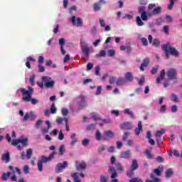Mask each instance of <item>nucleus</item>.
<instances>
[{"mask_svg": "<svg viewBox=\"0 0 182 182\" xmlns=\"http://www.w3.org/2000/svg\"><path fill=\"white\" fill-rule=\"evenodd\" d=\"M139 14H141V19L143 21H147L150 16L153 15H158L161 12V7H156L152 11H145L144 6H141L139 9Z\"/></svg>", "mask_w": 182, "mask_h": 182, "instance_id": "obj_1", "label": "nucleus"}, {"mask_svg": "<svg viewBox=\"0 0 182 182\" xmlns=\"http://www.w3.org/2000/svg\"><path fill=\"white\" fill-rule=\"evenodd\" d=\"M100 42H102V38H99V39L96 40L92 44L95 47H96L100 44Z\"/></svg>", "mask_w": 182, "mask_h": 182, "instance_id": "obj_53", "label": "nucleus"}, {"mask_svg": "<svg viewBox=\"0 0 182 182\" xmlns=\"http://www.w3.org/2000/svg\"><path fill=\"white\" fill-rule=\"evenodd\" d=\"M31 62H36V60L33 57L27 58V62L26 63V66L31 69Z\"/></svg>", "mask_w": 182, "mask_h": 182, "instance_id": "obj_28", "label": "nucleus"}, {"mask_svg": "<svg viewBox=\"0 0 182 182\" xmlns=\"http://www.w3.org/2000/svg\"><path fill=\"white\" fill-rule=\"evenodd\" d=\"M100 56H106V51L101 50L100 53L97 55V58H99Z\"/></svg>", "mask_w": 182, "mask_h": 182, "instance_id": "obj_59", "label": "nucleus"}, {"mask_svg": "<svg viewBox=\"0 0 182 182\" xmlns=\"http://www.w3.org/2000/svg\"><path fill=\"white\" fill-rule=\"evenodd\" d=\"M129 136H130V132H124L122 136V141H126L129 139Z\"/></svg>", "mask_w": 182, "mask_h": 182, "instance_id": "obj_41", "label": "nucleus"}, {"mask_svg": "<svg viewBox=\"0 0 182 182\" xmlns=\"http://www.w3.org/2000/svg\"><path fill=\"white\" fill-rule=\"evenodd\" d=\"M50 113H52V114H55V113H56V107L55 106V103L51 105Z\"/></svg>", "mask_w": 182, "mask_h": 182, "instance_id": "obj_43", "label": "nucleus"}, {"mask_svg": "<svg viewBox=\"0 0 182 182\" xmlns=\"http://www.w3.org/2000/svg\"><path fill=\"white\" fill-rule=\"evenodd\" d=\"M100 25L102 28H105L106 26V22L103 20V18L100 19Z\"/></svg>", "mask_w": 182, "mask_h": 182, "instance_id": "obj_55", "label": "nucleus"}, {"mask_svg": "<svg viewBox=\"0 0 182 182\" xmlns=\"http://www.w3.org/2000/svg\"><path fill=\"white\" fill-rule=\"evenodd\" d=\"M164 133H166V129H162L156 132V137H161Z\"/></svg>", "mask_w": 182, "mask_h": 182, "instance_id": "obj_35", "label": "nucleus"}, {"mask_svg": "<svg viewBox=\"0 0 182 182\" xmlns=\"http://www.w3.org/2000/svg\"><path fill=\"white\" fill-rule=\"evenodd\" d=\"M95 125L94 124H91L87 127V130H92V129H95Z\"/></svg>", "mask_w": 182, "mask_h": 182, "instance_id": "obj_64", "label": "nucleus"}, {"mask_svg": "<svg viewBox=\"0 0 182 182\" xmlns=\"http://www.w3.org/2000/svg\"><path fill=\"white\" fill-rule=\"evenodd\" d=\"M134 170L131 169L130 171L127 172V176L129 177V178H132L133 176H134Z\"/></svg>", "mask_w": 182, "mask_h": 182, "instance_id": "obj_45", "label": "nucleus"}, {"mask_svg": "<svg viewBox=\"0 0 182 182\" xmlns=\"http://www.w3.org/2000/svg\"><path fill=\"white\" fill-rule=\"evenodd\" d=\"M12 146H17L18 150H22L23 147L28 146V138L21 137L18 139L13 140L11 143Z\"/></svg>", "mask_w": 182, "mask_h": 182, "instance_id": "obj_4", "label": "nucleus"}, {"mask_svg": "<svg viewBox=\"0 0 182 182\" xmlns=\"http://www.w3.org/2000/svg\"><path fill=\"white\" fill-rule=\"evenodd\" d=\"M115 168L117 171H119L120 173H123L124 171V167L122 166V164L117 162L115 164Z\"/></svg>", "mask_w": 182, "mask_h": 182, "instance_id": "obj_24", "label": "nucleus"}, {"mask_svg": "<svg viewBox=\"0 0 182 182\" xmlns=\"http://www.w3.org/2000/svg\"><path fill=\"white\" fill-rule=\"evenodd\" d=\"M68 113H69V110H68V109H65V108L62 109L63 116H68Z\"/></svg>", "mask_w": 182, "mask_h": 182, "instance_id": "obj_54", "label": "nucleus"}, {"mask_svg": "<svg viewBox=\"0 0 182 182\" xmlns=\"http://www.w3.org/2000/svg\"><path fill=\"white\" fill-rule=\"evenodd\" d=\"M124 113H125V114H129L132 119H134V114H133V112H132L130 109H125L124 110Z\"/></svg>", "mask_w": 182, "mask_h": 182, "instance_id": "obj_34", "label": "nucleus"}, {"mask_svg": "<svg viewBox=\"0 0 182 182\" xmlns=\"http://www.w3.org/2000/svg\"><path fill=\"white\" fill-rule=\"evenodd\" d=\"M120 157L121 159H130V157H132V152L130 151V150L122 151L121 152Z\"/></svg>", "mask_w": 182, "mask_h": 182, "instance_id": "obj_14", "label": "nucleus"}, {"mask_svg": "<svg viewBox=\"0 0 182 182\" xmlns=\"http://www.w3.org/2000/svg\"><path fill=\"white\" fill-rule=\"evenodd\" d=\"M55 156H56V152H53L51 153L49 156L46 157V156H42L41 159L39 160L38 161L37 166H38V169L40 171H42L43 170V163H48V161H50V160H52V159H53V157H55Z\"/></svg>", "mask_w": 182, "mask_h": 182, "instance_id": "obj_5", "label": "nucleus"}, {"mask_svg": "<svg viewBox=\"0 0 182 182\" xmlns=\"http://www.w3.org/2000/svg\"><path fill=\"white\" fill-rule=\"evenodd\" d=\"M33 154V151L32 150V149H28L26 150V157L28 159V160L31 159V158L32 157V154Z\"/></svg>", "mask_w": 182, "mask_h": 182, "instance_id": "obj_30", "label": "nucleus"}, {"mask_svg": "<svg viewBox=\"0 0 182 182\" xmlns=\"http://www.w3.org/2000/svg\"><path fill=\"white\" fill-rule=\"evenodd\" d=\"M143 130V125L141 124V121L138 122V127L135 129V134L136 136L140 134V132Z\"/></svg>", "mask_w": 182, "mask_h": 182, "instance_id": "obj_21", "label": "nucleus"}, {"mask_svg": "<svg viewBox=\"0 0 182 182\" xmlns=\"http://www.w3.org/2000/svg\"><path fill=\"white\" fill-rule=\"evenodd\" d=\"M160 45V41L159 39H154L152 43V46L157 47Z\"/></svg>", "mask_w": 182, "mask_h": 182, "instance_id": "obj_49", "label": "nucleus"}, {"mask_svg": "<svg viewBox=\"0 0 182 182\" xmlns=\"http://www.w3.org/2000/svg\"><path fill=\"white\" fill-rule=\"evenodd\" d=\"M89 143H90V141L87 139H85L84 140L82 141V144L85 147H87V146L89 145Z\"/></svg>", "mask_w": 182, "mask_h": 182, "instance_id": "obj_44", "label": "nucleus"}, {"mask_svg": "<svg viewBox=\"0 0 182 182\" xmlns=\"http://www.w3.org/2000/svg\"><path fill=\"white\" fill-rule=\"evenodd\" d=\"M36 77V76L35 75H33L30 77V82L31 83V85H35Z\"/></svg>", "mask_w": 182, "mask_h": 182, "instance_id": "obj_51", "label": "nucleus"}, {"mask_svg": "<svg viewBox=\"0 0 182 182\" xmlns=\"http://www.w3.org/2000/svg\"><path fill=\"white\" fill-rule=\"evenodd\" d=\"M70 139H72L70 144L71 146H75L77 143V139L76 138V134H72L70 135Z\"/></svg>", "mask_w": 182, "mask_h": 182, "instance_id": "obj_26", "label": "nucleus"}, {"mask_svg": "<svg viewBox=\"0 0 182 182\" xmlns=\"http://www.w3.org/2000/svg\"><path fill=\"white\" fill-rule=\"evenodd\" d=\"M145 154H146L147 159H153V154H151V152L149 149H146L145 151Z\"/></svg>", "mask_w": 182, "mask_h": 182, "instance_id": "obj_39", "label": "nucleus"}, {"mask_svg": "<svg viewBox=\"0 0 182 182\" xmlns=\"http://www.w3.org/2000/svg\"><path fill=\"white\" fill-rule=\"evenodd\" d=\"M58 139L59 140H63V139H65V134L62 133V131L59 132Z\"/></svg>", "mask_w": 182, "mask_h": 182, "instance_id": "obj_57", "label": "nucleus"}, {"mask_svg": "<svg viewBox=\"0 0 182 182\" xmlns=\"http://www.w3.org/2000/svg\"><path fill=\"white\" fill-rule=\"evenodd\" d=\"M168 80L164 82V87H167L170 85V80L177 79V70L176 68H169L166 73Z\"/></svg>", "mask_w": 182, "mask_h": 182, "instance_id": "obj_3", "label": "nucleus"}, {"mask_svg": "<svg viewBox=\"0 0 182 182\" xmlns=\"http://www.w3.org/2000/svg\"><path fill=\"white\" fill-rule=\"evenodd\" d=\"M1 160L3 161H5L6 163H9L11 160V156L9 155V152H6V154H4L1 157Z\"/></svg>", "mask_w": 182, "mask_h": 182, "instance_id": "obj_20", "label": "nucleus"}, {"mask_svg": "<svg viewBox=\"0 0 182 182\" xmlns=\"http://www.w3.org/2000/svg\"><path fill=\"white\" fill-rule=\"evenodd\" d=\"M129 182H144L143 180L139 178H132L130 179Z\"/></svg>", "mask_w": 182, "mask_h": 182, "instance_id": "obj_48", "label": "nucleus"}, {"mask_svg": "<svg viewBox=\"0 0 182 182\" xmlns=\"http://www.w3.org/2000/svg\"><path fill=\"white\" fill-rule=\"evenodd\" d=\"M151 180L146 179V182H159V181H160V178H154V174H153V173H151Z\"/></svg>", "mask_w": 182, "mask_h": 182, "instance_id": "obj_29", "label": "nucleus"}, {"mask_svg": "<svg viewBox=\"0 0 182 182\" xmlns=\"http://www.w3.org/2000/svg\"><path fill=\"white\" fill-rule=\"evenodd\" d=\"M171 100H172V102H175V103H178V97L177 95H176V94H172Z\"/></svg>", "mask_w": 182, "mask_h": 182, "instance_id": "obj_38", "label": "nucleus"}, {"mask_svg": "<svg viewBox=\"0 0 182 182\" xmlns=\"http://www.w3.org/2000/svg\"><path fill=\"white\" fill-rule=\"evenodd\" d=\"M71 177H73L74 182H80V179H79V177H77V173H72Z\"/></svg>", "mask_w": 182, "mask_h": 182, "instance_id": "obj_37", "label": "nucleus"}, {"mask_svg": "<svg viewBox=\"0 0 182 182\" xmlns=\"http://www.w3.org/2000/svg\"><path fill=\"white\" fill-rule=\"evenodd\" d=\"M156 6L155 4H151L148 6V12H151V9H153V8H154Z\"/></svg>", "mask_w": 182, "mask_h": 182, "instance_id": "obj_58", "label": "nucleus"}, {"mask_svg": "<svg viewBox=\"0 0 182 182\" xmlns=\"http://www.w3.org/2000/svg\"><path fill=\"white\" fill-rule=\"evenodd\" d=\"M41 80L43 82H37L38 87H41V89H43V87L51 89L55 86V81L50 77L43 76Z\"/></svg>", "mask_w": 182, "mask_h": 182, "instance_id": "obj_2", "label": "nucleus"}, {"mask_svg": "<svg viewBox=\"0 0 182 182\" xmlns=\"http://www.w3.org/2000/svg\"><path fill=\"white\" fill-rule=\"evenodd\" d=\"M11 174H12L11 172L4 173L2 175V180L6 181V180L11 177Z\"/></svg>", "mask_w": 182, "mask_h": 182, "instance_id": "obj_31", "label": "nucleus"}, {"mask_svg": "<svg viewBox=\"0 0 182 182\" xmlns=\"http://www.w3.org/2000/svg\"><path fill=\"white\" fill-rule=\"evenodd\" d=\"M9 170H10V171H11L12 174H15V173H18V174L21 175V169H19V168H14L12 166H9Z\"/></svg>", "mask_w": 182, "mask_h": 182, "instance_id": "obj_18", "label": "nucleus"}, {"mask_svg": "<svg viewBox=\"0 0 182 182\" xmlns=\"http://www.w3.org/2000/svg\"><path fill=\"white\" fill-rule=\"evenodd\" d=\"M139 168V164L136 159H133L131 164V170H137Z\"/></svg>", "mask_w": 182, "mask_h": 182, "instance_id": "obj_23", "label": "nucleus"}, {"mask_svg": "<svg viewBox=\"0 0 182 182\" xmlns=\"http://www.w3.org/2000/svg\"><path fill=\"white\" fill-rule=\"evenodd\" d=\"M108 173L111 174V182H118L117 178H116V177H117V172L116 171V168H114V167L109 166Z\"/></svg>", "mask_w": 182, "mask_h": 182, "instance_id": "obj_9", "label": "nucleus"}, {"mask_svg": "<svg viewBox=\"0 0 182 182\" xmlns=\"http://www.w3.org/2000/svg\"><path fill=\"white\" fill-rule=\"evenodd\" d=\"M66 167H68V161H65L63 164L59 163L56 165L55 171L57 173H62V170H64Z\"/></svg>", "mask_w": 182, "mask_h": 182, "instance_id": "obj_10", "label": "nucleus"}, {"mask_svg": "<svg viewBox=\"0 0 182 182\" xmlns=\"http://www.w3.org/2000/svg\"><path fill=\"white\" fill-rule=\"evenodd\" d=\"M95 75L97 76H100V67H99V66L95 67Z\"/></svg>", "mask_w": 182, "mask_h": 182, "instance_id": "obj_52", "label": "nucleus"}, {"mask_svg": "<svg viewBox=\"0 0 182 182\" xmlns=\"http://www.w3.org/2000/svg\"><path fill=\"white\" fill-rule=\"evenodd\" d=\"M120 127L122 130H132L133 127L130 122H124L121 124Z\"/></svg>", "mask_w": 182, "mask_h": 182, "instance_id": "obj_15", "label": "nucleus"}, {"mask_svg": "<svg viewBox=\"0 0 182 182\" xmlns=\"http://www.w3.org/2000/svg\"><path fill=\"white\" fill-rule=\"evenodd\" d=\"M141 43H142V45H143L144 46H147V45H148L147 38H141Z\"/></svg>", "mask_w": 182, "mask_h": 182, "instance_id": "obj_47", "label": "nucleus"}, {"mask_svg": "<svg viewBox=\"0 0 182 182\" xmlns=\"http://www.w3.org/2000/svg\"><path fill=\"white\" fill-rule=\"evenodd\" d=\"M115 55H116V51L113 49L109 50L107 51V55L108 56L112 57V56H114Z\"/></svg>", "mask_w": 182, "mask_h": 182, "instance_id": "obj_42", "label": "nucleus"}, {"mask_svg": "<svg viewBox=\"0 0 182 182\" xmlns=\"http://www.w3.org/2000/svg\"><path fill=\"white\" fill-rule=\"evenodd\" d=\"M95 139L98 141H100V140H106V137H105V135L102 136V133H100V131L97 130L95 134Z\"/></svg>", "mask_w": 182, "mask_h": 182, "instance_id": "obj_19", "label": "nucleus"}, {"mask_svg": "<svg viewBox=\"0 0 182 182\" xmlns=\"http://www.w3.org/2000/svg\"><path fill=\"white\" fill-rule=\"evenodd\" d=\"M171 176H173V169H171V168L167 169V171H166V178H170V177H171Z\"/></svg>", "mask_w": 182, "mask_h": 182, "instance_id": "obj_36", "label": "nucleus"}, {"mask_svg": "<svg viewBox=\"0 0 182 182\" xmlns=\"http://www.w3.org/2000/svg\"><path fill=\"white\" fill-rule=\"evenodd\" d=\"M168 31H169L168 26H164L163 27V31L164 32V33H168Z\"/></svg>", "mask_w": 182, "mask_h": 182, "instance_id": "obj_62", "label": "nucleus"}, {"mask_svg": "<svg viewBox=\"0 0 182 182\" xmlns=\"http://www.w3.org/2000/svg\"><path fill=\"white\" fill-rule=\"evenodd\" d=\"M42 123H43V121H42V119H38L36 123V129H39L41 126H42Z\"/></svg>", "mask_w": 182, "mask_h": 182, "instance_id": "obj_46", "label": "nucleus"}, {"mask_svg": "<svg viewBox=\"0 0 182 182\" xmlns=\"http://www.w3.org/2000/svg\"><path fill=\"white\" fill-rule=\"evenodd\" d=\"M81 48L84 55L87 56V55H89V46H87V43L85 41H81Z\"/></svg>", "mask_w": 182, "mask_h": 182, "instance_id": "obj_12", "label": "nucleus"}, {"mask_svg": "<svg viewBox=\"0 0 182 182\" xmlns=\"http://www.w3.org/2000/svg\"><path fill=\"white\" fill-rule=\"evenodd\" d=\"M29 119L32 121V120H35L36 119V115L34 114L33 112H30L29 114Z\"/></svg>", "mask_w": 182, "mask_h": 182, "instance_id": "obj_50", "label": "nucleus"}, {"mask_svg": "<svg viewBox=\"0 0 182 182\" xmlns=\"http://www.w3.org/2000/svg\"><path fill=\"white\" fill-rule=\"evenodd\" d=\"M149 63L150 60H149V58H146L145 60H144V62L140 66V70H144V68L147 67V65H149Z\"/></svg>", "mask_w": 182, "mask_h": 182, "instance_id": "obj_25", "label": "nucleus"}, {"mask_svg": "<svg viewBox=\"0 0 182 182\" xmlns=\"http://www.w3.org/2000/svg\"><path fill=\"white\" fill-rule=\"evenodd\" d=\"M134 144V141H133V139H129L127 141V145L129 146V147H132Z\"/></svg>", "mask_w": 182, "mask_h": 182, "instance_id": "obj_56", "label": "nucleus"}, {"mask_svg": "<svg viewBox=\"0 0 182 182\" xmlns=\"http://www.w3.org/2000/svg\"><path fill=\"white\" fill-rule=\"evenodd\" d=\"M93 69V64L92 63H88L87 65V70H92Z\"/></svg>", "mask_w": 182, "mask_h": 182, "instance_id": "obj_60", "label": "nucleus"}, {"mask_svg": "<svg viewBox=\"0 0 182 182\" xmlns=\"http://www.w3.org/2000/svg\"><path fill=\"white\" fill-rule=\"evenodd\" d=\"M100 9V4H94V10L99 11Z\"/></svg>", "mask_w": 182, "mask_h": 182, "instance_id": "obj_63", "label": "nucleus"}, {"mask_svg": "<svg viewBox=\"0 0 182 182\" xmlns=\"http://www.w3.org/2000/svg\"><path fill=\"white\" fill-rule=\"evenodd\" d=\"M70 22H71L73 26H76L77 28H80L83 25V20L75 16H73L70 18Z\"/></svg>", "mask_w": 182, "mask_h": 182, "instance_id": "obj_7", "label": "nucleus"}, {"mask_svg": "<svg viewBox=\"0 0 182 182\" xmlns=\"http://www.w3.org/2000/svg\"><path fill=\"white\" fill-rule=\"evenodd\" d=\"M91 117L92 119H94V120H100V117H99V115H97V114L92 112L91 113Z\"/></svg>", "mask_w": 182, "mask_h": 182, "instance_id": "obj_40", "label": "nucleus"}, {"mask_svg": "<svg viewBox=\"0 0 182 182\" xmlns=\"http://www.w3.org/2000/svg\"><path fill=\"white\" fill-rule=\"evenodd\" d=\"M124 77L118 80V85H124L126 82H132L133 80V74L132 73H127Z\"/></svg>", "mask_w": 182, "mask_h": 182, "instance_id": "obj_8", "label": "nucleus"}, {"mask_svg": "<svg viewBox=\"0 0 182 182\" xmlns=\"http://www.w3.org/2000/svg\"><path fill=\"white\" fill-rule=\"evenodd\" d=\"M75 167L77 168V171H79V170H85L86 169V163L82 162L81 164H79V161H75Z\"/></svg>", "mask_w": 182, "mask_h": 182, "instance_id": "obj_13", "label": "nucleus"}, {"mask_svg": "<svg viewBox=\"0 0 182 182\" xmlns=\"http://www.w3.org/2000/svg\"><path fill=\"white\" fill-rule=\"evenodd\" d=\"M104 137L106 139H113L114 138V134L110 130H107L104 132Z\"/></svg>", "mask_w": 182, "mask_h": 182, "instance_id": "obj_16", "label": "nucleus"}, {"mask_svg": "<svg viewBox=\"0 0 182 182\" xmlns=\"http://www.w3.org/2000/svg\"><path fill=\"white\" fill-rule=\"evenodd\" d=\"M166 76V70H162L160 73V76L158 77L157 78V82L158 83H161V82H163V80H164V77Z\"/></svg>", "mask_w": 182, "mask_h": 182, "instance_id": "obj_17", "label": "nucleus"}, {"mask_svg": "<svg viewBox=\"0 0 182 182\" xmlns=\"http://www.w3.org/2000/svg\"><path fill=\"white\" fill-rule=\"evenodd\" d=\"M122 147H123V144L122 143V141H117V149H122Z\"/></svg>", "mask_w": 182, "mask_h": 182, "instance_id": "obj_61", "label": "nucleus"}, {"mask_svg": "<svg viewBox=\"0 0 182 182\" xmlns=\"http://www.w3.org/2000/svg\"><path fill=\"white\" fill-rule=\"evenodd\" d=\"M136 23L138 26H143V25H144V23L141 21V18H140V16H136Z\"/></svg>", "mask_w": 182, "mask_h": 182, "instance_id": "obj_32", "label": "nucleus"}, {"mask_svg": "<svg viewBox=\"0 0 182 182\" xmlns=\"http://www.w3.org/2000/svg\"><path fill=\"white\" fill-rule=\"evenodd\" d=\"M154 173L157 176H161V173H163V166H159L157 168L154 169Z\"/></svg>", "mask_w": 182, "mask_h": 182, "instance_id": "obj_27", "label": "nucleus"}, {"mask_svg": "<svg viewBox=\"0 0 182 182\" xmlns=\"http://www.w3.org/2000/svg\"><path fill=\"white\" fill-rule=\"evenodd\" d=\"M46 124H47V128H41V133L45 134L46 133H49V129H50V122L46 121Z\"/></svg>", "mask_w": 182, "mask_h": 182, "instance_id": "obj_22", "label": "nucleus"}, {"mask_svg": "<svg viewBox=\"0 0 182 182\" xmlns=\"http://www.w3.org/2000/svg\"><path fill=\"white\" fill-rule=\"evenodd\" d=\"M163 49L166 53V58H168V55H172L173 56H178V50L176 49L174 47H171L170 44H166L163 46Z\"/></svg>", "mask_w": 182, "mask_h": 182, "instance_id": "obj_6", "label": "nucleus"}, {"mask_svg": "<svg viewBox=\"0 0 182 182\" xmlns=\"http://www.w3.org/2000/svg\"><path fill=\"white\" fill-rule=\"evenodd\" d=\"M65 151H66V149L65 148V145H60L59 148V154L60 156H63L65 154Z\"/></svg>", "mask_w": 182, "mask_h": 182, "instance_id": "obj_33", "label": "nucleus"}, {"mask_svg": "<svg viewBox=\"0 0 182 182\" xmlns=\"http://www.w3.org/2000/svg\"><path fill=\"white\" fill-rule=\"evenodd\" d=\"M23 102H31L32 99V92H23Z\"/></svg>", "mask_w": 182, "mask_h": 182, "instance_id": "obj_11", "label": "nucleus"}]
</instances>
